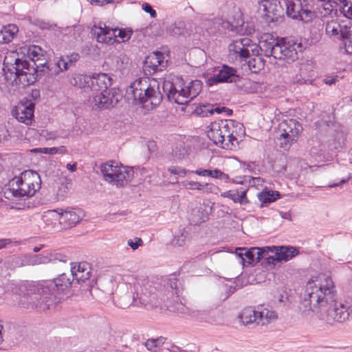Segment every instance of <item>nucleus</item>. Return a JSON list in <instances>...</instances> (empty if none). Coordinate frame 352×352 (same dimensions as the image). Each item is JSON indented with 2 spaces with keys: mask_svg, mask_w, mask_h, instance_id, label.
I'll use <instances>...</instances> for the list:
<instances>
[{
  "mask_svg": "<svg viewBox=\"0 0 352 352\" xmlns=\"http://www.w3.org/2000/svg\"><path fill=\"white\" fill-rule=\"evenodd\" d=\"M336 289L331 276L321 273L312 276L307 282L299 311L303 317L315 314L318 318L331 324L349 319L351 307L336 301Z\"/></svg>",
  "mask_w": 352,
  "mask_h": 352,
  "instance_id": "1",
  "label": "nucleus"
},
{
  "mask_svg": "<svg viewBox=\"0 0 352 352\" xmlns=\"http://www.w3.org/2000/svg\"><path fill=\"white\" fill-rule=\"evenodd\" d=\"M40 175L32 170H25L9 181L3 189V197L12 209L24 210L30 208L29 198L41 188Z\"/></svg>",
  "mask_w": 352,
  "mask_h": 352,
  "instance_id": "2",
  "label": "nucleus"
},
{
  "mask_svg": "<svg viewBox=\"0 0 352 352\" xmlns=\"http://www.w3.org/2000/svg\"><path fill=\"white\" fill-rule=\"evenodd\" d=\"M74 281L69 273H63L52 280L42 284H28L25 296L21 300L24 306L39 308L41 310L48 309L54 302L56 292L67 289Z\"/></svg>",
  "mask_w": 352,
  "mask_h": 352,
  "instance_id": "3",
  "label": "nucleus"
},
{
  "mask_svg": "<svg viewBox=\"0 0 352 352\" xmlns=\"http://www.w3.org/2000/svg\"><path fill=\"white\" fill-rule=\"evenodd\" d=\"M114 298L115 305L121 309L146 305L150 302L152 288L148 279L142 275L125 274Z\"/></svg>",
  "mask_w": 352,
  "mask_h": 352,
  "instance_id": "4",
  "label": "nucleus"
},
{
  "mask_svg": "<svg viewBox=\"0 0 352 352\" xmlns=\"http://www.w3.org/2000/svg\"><path fill=\"white\" fill-rule=\"evenodd\" d=\"M207 136L213 143L223 148L232 149L245 135L243 125L232 120H220L210 124Z\"/></svg>",
  "mask_w": 352,
  "mask_h": 352,
  "instance_id": "5",
  "label": "nucleus"
},
{
  "mask_svg": "<svg viewBox=\"0 0 352 352\" xmlns=\"http://www.w3.org/2000/svg\"><path fill=\"white\" fill-rule=\"evenodd\" d=\"M126 97L133 103L142 104L148 109L158 106L162 100L160 83L155 79L135 80L127 89Z\"/></svg>",
  "mask_w": 352,
  "mask_h": 352,
  "instance_id": "6",
  "label": "nucleus"
},
{
  "mask_svg": "<svg viewBox=\"0 0 352 352\" xmlns=\"http://www.w3.org/2000/svg\"><path fill=\"white\" fill-rule=\"evenodd\" d=\"M163 89L166 92L170 101L178 104L185 105L194 99L202 89L201 80H192L186 86H183L181 81L177 84L170 82H165Z\"/></svg>",
  "mask_w": 352,
  "mask_h": 352,
  "instance_id": "7",
  "label": "nucleus"
},
{
  "mask_svg": "<svg viewBox=\"0 0 352 352\" xmlns=\"http://www.w3.org/2000/svg\"><path fill=\"white\" fill-rule=\"evenodd\" d=\"M100 170L106 182L118 187L125 186L132 177V170L128 167L119 165L116 162H109L101 165Z\"/></svg>",
  "mask_w": 352,
  "mask_h": 352,
  "instance_id": "8",
  "label": "nucleus"
},
{
  "mask_svg": "<svg viewBox=\"0 0 352 352\" xmlns=\"http://www.w3.org/2000/svg\"><path fill=\"white\" fill-rule=\"evenodd\" d=\"M258 54V45L249 38L244 37L233 41L228 45V58L232 61H243L250 56Z\"/></svg>",
  "mask_w": 352,
  "mask_h": 352,
  "instance_id": "9",
  "label": "nucleus"
},
{
  "mask_svg": "<svg viewBox=\"0 0 352 352\" xmlns=\"http://www.w3.org/2000/svg\"><path fill=\"white\" fill-rule=\"evenodd\" d=\"M302 128L301 124L294 119H288L282 121L278 126L280 137L283 139L280 146L283 148H289L292 144L296 142Z\"/></svg>",
  "mask_w": 352,
  "mask_h": 352,
  "instance_id": "10",
  "label": "nucleus"
},
{
  "mask_svg": "<svg viewBox=\"0 0 352 352\" xmlns=\"http://www.w3.org/2000/svg\"><path fill=\"white\" fill-rule=\"evenodd\" d=\"M12 72L13 76H6L5 78L7 82L10 85H13L14 83L17 84L18 80L19 82L29 83L32 80L30 77L34 76L38 71L34 65H31L29 60L20 58L19 61H18L14 66V71Z\"/></svg>",
  "mask_w": 352,
  "mask_h": 352,
  "instance_id": "11",
  "label": "nucleus"
},
{
  "mask_svg": "<svg viewBox=\"0 0 352 352\" xmlns=\"http://www.w3.org/2000/svg\"><path fill=\"white\" fill-rule=\"evenodd\" d=\"M275 50L276 59H287L294 61L298 58V52H302V45L298 41L281 38Z\"/></svg>",
  "mask_w": 352,
  "mask_h": 352,
  "instance_id": "12",
  "label": "nucleus"
},
{
  "mask_svg": "<svg viewBox=\"0 0 352 352\" xmlns=\"http://www.w3.org/2000/svg\"><path fill=\"white\" fill-rule=\"evenodd\" d=\"M121 96L116 89L94 94L91 104L94 110L107 109L113 107L120 100Z\"/></svg>",
  "mask_w": 352,
  "mask_h": 352,
  "instance_id": "13",
  "label": "nucleus"
},
{
  "mask_svg": "<svg viewBox=\"0 0 352 352\" xmlns=\"http://www.w3.org/2000/svg\"><path fill=\"white\" fill-rule=\"evenodd\" d=\"M267 264H274L276 261H287L298 254V250L291 246H266Z\"/></svg>",
  "mask_w": 352,
  "mask_h": 352,
  "instance_id": "14",
  "label": "nucleus"
},
{
  "mask_svg": "<svg viewBox=\"0 0 352 352\" xmlns=\"http://www.w3.org/2000/svg\"><path fill=\"white\" fill-rule=\"evenodd\" d=\"M52 254L45 252L40 254H25L21 257L13 256L10 259L16 263V267L37 265L48 263L55 259Z\"/></svg>",
  "mask_w": 352,
  "mask_h": 352,
  "instance_id": "15",
  "label": "nucleus"
},
{
  "mask_svg": "<svg viewBox=\"0 0 352 352\" xmlns=\"http://www.w3.org/2000/svg\"><path fill=\"white\" fill-rule=\"evenodd\" d=\"M236 254L241 258L243 263H247L252 264L254 262H258L263 259L267 264V252L265 247L263 248H252L248 249L246 248H238L236 249Z\"/></svg>",
  "mask_w": 352,
  "mask_h": 352,
  "instance_id": "16",
  "label": "nucleus"
},
{
  "mask_svg": "<svg viewBox=\"0 0 352 352\" xmlns=\"http://www.w3.org/2000/svg\"><path fill=\"white\" fill-rule=\"evenodd\" d=\"M241 78L234 68L223 65L217 74L207 79L206 84L212 86L219 82L236 83Z\"/></svg>",
  "mask_w": 352,
  "mask_h": 352,
  "instance_id": "17",
  "label": "nucleus"
},
{
  "mask_svg": "<svg viewBox=\"0 0 352 352\" xmlns=\"http://www.w3.org/2000/svg\"><path fill=\"white\" fill-rule=\"evenodd\" d=\"M28 55L31 60L32 65H34L37 71L45 72V68L52 72L53 68L47 65V56L39 46L33 45L28 48Z\"/></svg>",
  "mask_w": 352,
  "mask_h": 352,
  "instance_id": "18",
  "label": "nucleus"
},
{
  "mask_svg": "<svg viewBox=\"0 0 352 352\" xmlns=\"http://www.w3.org/2000/svg\"><path fill=\"white\" fill-rule=\"evenodd\" d=\"M259 10L263 12L266 21L274 22L282 14L281 1L262 0L259 3Z\"/></svg>",
  "mask_w": 352,
  "mask_h": 352,
  "instance_id": "19",
  "label": "nucleus"
},
{
  "mask_svg": "<svg viewBox=\"0 0 352 352\" xmlns=\"http://www.w3.org/2000/svg\"><path fill=\"white\" fill-rule=\"evenodd\" d=\"M34 104L30 101L19 103L12 111V115L21 122L29 125L34 117Z\"/></svg>",
  "mask_w": 352,
  "mask_h": 352,
  "instance_id": "20",
  "label": "nucleus"
},
{
  "mask_svg": "<svg viewBox=\"0 0 352 352\" xmlns=\"http://www.w3.org/2000/svg\"><path fill=\"white\" fill-rule=\"evenodd\" d=\"M166 66L164 54L160 52H153L148 55L144 62V70L149 74L162 71Z\"/></svg>",
  "mask_w": 352,
  "mask_h": 352,
  "instance_id": "21",
  "label": "nucleus"
},
{
  "mask_svg": "<svg viewBox=\"0 0 352 352\" xmlns=\"http://www.w3.org/2000/svg\"><path fill=\"white\" fill-rule=\"evenodd\" d=\"M214 204L210 201L199 203L192 212V222L195 225H199L208 221L212 212Z\"/></svg>",
  "mask_w": 352,
  "mask_h": 352,
  "instance_id": "22",
  "label": "nucleus"
},
{
  "mask_svg": "<svg viewBox=\"0 0 352 352\" xmlns=\"http://www.w3.org/2000/svg\"><path fill=\"white\" fill-rule=\"evenodd\" d=\"M91 31L97 41L101 43L111 44L117 37L116 30L105 25L104 27L94 25Z\"/></svg>",
  "mask_w": 352,
  "mask_h": 352,
  "instance_id": "23",
  "label": "nucleus"
},
{
  "mask_svg": "<svg viewBox=\"0 0 352 352\" xmlns=\"http://www.w3.org/2000/svg\"><path fill=\"white\" fill-rule=\"evenodd\" d=\"M111 79L106 74H100L91 77L89 91L94 94L109 90L111 85Z\"/></svg>",
  "mask_w": 352,
  "mask_h": 352,
  "instance_id": "24",
  "label": "nucleus"
},
{
  "mask_svg": "<svg viewBox=\"0 0 352 352\" xmlns=\"http://www.w3.org/2000/svg\"><path fill=\"white\" fill-rule=\"evenodd\" d=\"M70 274L73 280L78 283H84L89 278L91 274L90 265L87 262L74 263L70 269Z\"/></svg>",
  "mask_w": 352,
  "mask_h": 352,
  "instance_id": "25",
  "label": "nucleus"
},
{
  "mask_svg": "<svg viewBox=\"0 0 352 352\" xmlns=\"http://www.w3.org/2000/svg\"><path fill=\"white\" fill-rule=\"evenodd\" d=\"M144 344L147 350L153 352L166 351L174 352L175 349H177V346L167 342L166 338L162 336L157 338L148 339Z\"/></svg>",
  "mask_w": 352,
  "mask_h": 352,
  "instance_id": "26",
  "label": "nucleus"
},
{
  "mask_svg": "<svg viewBox=\"0 0 352 352\" xmlns=\"http://www.w3.org/2000/svg\"><path fill=\"white\" fill-rule=\"evenodd\" d=\"M61 210L63 230L74 226L82 217V211L76 208H67Z\"/></svg>",
  "mask_w": 352,
  "mask_h": 352,
  "instance_id": "27",
  "label": "nucleus"
},
{
  "mask_svg": "<svg viewBox=\"0 0 352 352\" xmlns=\"http://www.w3.org/2000/svg\"><path fill=\"white\" fill-rule=\"evenodd\" d=\"M80 56L77 53H72L65 56H61L56 60V69L52 70V74L58 75L60 72L67 70L69 67L74 65L79 59Z\"/></svg>",
  "mask_w": 352,
  "mask_h": 352,
  "instance_id": "28",
  "label": "nucleus"
},
{
  "mask_svg": "<svg viewBox=\"0 0 352 352\" xmlns=\"http://www.w3.org/2000/svg\"><path fill=\"white\" fill-rule=\"evenodd\" d=\"M279 39L278 38H274L271 34H265L259 41L258 50L260 49L263 51L265 56H273L275 58V48L278 46Z\"/></svg>",
  "mask_w": 352,
  "mask_h": 352,
  "instance_id": "29",
  "label": "nucleus"
},
{
  "mask_svg": "<svg viewBox=\"0 0 352 352\" xmlns=\"http://www.w3.org/2000/svg\"><path fill=\"white\" fill-rule=\"evenodd\" d=\"M256 313L258 316V324L266 325L278 318L277 313L268 306L259 305L256 307Z\"/></svg>",
  "mask_w": 352,
  "mask_h": 352,
  "instance_id": "30",
  "label": "nucleus"
},
{
  "mask_svg": "<svg viewBox=\"0 0 352 352\" xmlns=\"http://www.w3.org/2000/svg\"><path fill=\"white\" fill-rule=\"evenodd\" d=\"M182 185L186 190H198L206 194L215 193L218 190V187L213 184H201L192 180H185L182 182Z\"/></svg>",
  "mask_w": 352,
  "mask_h": 352,
  "instance_id": "31",
  "label": "nucleus"
},
{
  "mask_svg": "<svg viewBox=\"0 0 352 352\" xmlns=\"http://www.w3.org/2000/svg\"><path fill=\"white\" fill-rule=\"evenodd\" d=\"M43 220L46 225L57 230H63L60 208L45 212L43 215Z\"/></svg>",
  "mask_w": 352,
  "mask_h": 352,
  "instance_id": "32",
  "label": "nucleus"
},
{
  "mask_svg": "<svg viewBox=\"0 0 352 352\" xmlns=\"http://www.w3.org/2000/svg\"><path fill=\"white\" fill-rule=\"evenodd\" d=\"M349 25H341L336 20L327 21L325 26V32L330 38H340L342 36L344 31L348 29Z\"/></svg>",
  "mask_w": 352,
  "mask_h": 352,
  "instance_id": "33",
  "label": "nucleus"
},
{
  "mask_svg": "<svg viewBox=\"0 0 352 352\" xmlns=\"http://www.w3.org/2000/svg\"><path fill=\"white\" fill-rule=\"evenodd\" d=\"M91 81V77L90 76L78 73L72 74L69 79V82L72 86L85 91H89Z\"/></svg>",
  "mask_w": 352,
  "mask_h": 352,
  "instance_id": "34",
  "label": "nucleus"
},
{
  "mask_svg": "<svg viewBox=\"0 0 352 352\" xmlns=\"http://www.w3.org/2000/svg\"><path fill=\"white\" fill-rule=\"evenodd\" d=\"M19 55L14 52H10L8 53L3 60V72H4V77H12V72L14 71V66L16 64L18 61H19Z\"/></svg>",
  "mask_w": 352,
  "mask_h": 352,
  "instance_id": "35",
  "label": "nucleus"
},
{
  "mask_svg": "<svg viewBox=\"0 0 352 352\" xmlns=\"http://www.w3.org/2000/svg\"><path fill=\"white\" fill-rule=\"evenodd\" d=\"M239 319L244 325L252 324L254 322L258 324V316L256 307H248L244 308L239 315Z\"/></svg>",
  "mask_w": 352,
  "mask_h": 352,
  "instance_id": "36",
  "label": "nucleus"
},
{
  "mask_svg": "<svg viewBox=\"0 0 352 352\" xmlns=\"http://www.w3.org/2000/svg\"><path fill=\"white\" fill-rule=\"evenodd\" d=\"M340 40V50H343L345 54H352V24L349 25Z\"/></svg>",
  "mask_w": 352,
  "mask_h": 352,
  "instance_id": "37",
  "label": "nucleus"
},
{
  "mask_svg": "<svg viewBox=\"0 0 352 352\" xmlns=\"http://www.w3.org/2000/svg\"><path fill=\"white\" fill-rule=\"evenodd\" d=\"M189 154V148L186 146L184 142H177L171 153L172 160L175 162H181L186 159Z\"/></svg>",
  "mask_w": 352,
  "mask_h": 352,
  "instance_id": "38",
  "label": "nucleus"
},
{
  "mask_svg": "<svg viewBox=\"0 0 352 352\" xmlns=\"http://www.w3.org/2000/svg\"><path fill=\"white\" fill-rule=\"evenodd\" d=\"M282 8H286V13L288 16L298 19L299 16V12L300 9V5L296 3L294 1L291 0H281Z\"/></svg>",
  "mask_w": 352,
  "mask_h": 352,
  "instance_id": "39",
  "label": "nucleus"
},
{
  "mask_svg": "<svg viewBox=\"0 0 352 352\" xmlns=\"http://www.w3.org/2000/svg\"><path fill=\"white\" fill-rule=\"evenodd\" d=\"M223 197H226L232 199L234 203H239L241 205H245L248 203V199L246 197L245 191L239 192L234 190H228L221 193Z\"/></svg>",
  "mask_w": 352,
  "mask_h": 352,
  "instance_id": "40",
  "label": "nucleus"
},
{
  "mask_svg": "<svg viewBox=\"0 0 352 352\" xmlns=\"http://www.w3.org/2000/svg\"><path fill=\"white\" fill-rule=\"evenodd\" d=\"M314 70V65L311 62L305 61L300 64L299 66L294 68V72H299L300 75L307 80V82L310 81L311 73Z\"/></svg>",
  "mask_w": 352,
  "mask_h": 352,
  "instance_id": "41",
  "label": "nucleus"
},
{
  "mask_svg": "<svg viewBox=\"0 0 352 352\" xmlns=\"http://www.w3.org/2000/svg\"><path fill=\"white\" fill-rule=\"evenodd\" d=\"M18 32V28L14 24H9L0 31V39L3 43L10 42Z\"/></svg>",
  "mask_w": 352,
  "mask_h": 352,
  "instance_id": "42",
  "label": "nucleus"
},
{
  "mask_svg": "<svg viewBox=\"0 0 352 352\" xmlns=\"http://www.w3.org/2000/svg\"><path fill=\"white\" fill-rule=\"evenodd\" d=\"M248 65L252 72L257 73L264 68L265 61L260 56H256L251 58L248 61Z\"/></svg>",
  "mask_w": 352,
  "mask_h": 352,
  "instance_id": "43",
  "label": "nucleus"
},
{
  "mask_svg": "<svg viewBox=\"0 0 352 352\" xmlns=\"http://www.w3.org/2000/svg\"><path fill=\"white\" fill-rule=\"evenodd\" d=\"M338 6L340 11L346 17L352 19V0H342Z\"/></svg>",
  "mask_w": 352,
  "mask_h": 352,
  "instance_id": "44",
  "label": "nucleus"
},
{
  "mask_svg": "<svg viewBox=\"0 0 352 352\" xmlns=\"http://www.w3.org/2000/svg\"><path fill=\"white\" fill-rule=\"evenodd\" d=\"M188 232L183 229L180 230L177 234H175L172 241V244L174 246L182 247L183 246L188 238Z\"/></svg>",
  "mask_w": 352,
  "mask_h": 352,
  "instance_id": "45",
  "label": "nucleus"
},
{
  "mask_svg": "<svg viewBox=\"0 0 352 352\" xmlns=\"http://www.w3.org/2000/svg\"><path fill=\"white\" fill-rule=\"evenodd\" d=\"M274 191L261 192L258 195V199L262 204H268L274 201L276 198L274 197Z\"/></svg>",
  "mask_w": 352,
  "mask_h": 352,
  "instance_id": "46",
  "label": "nucleus"
},
{
  "mask_svg": "<svg viewBox=\"0 0 352 352\" xmlns=\"http://www.w3.org/2000/svg\"><path fill=\"white\" fill-rule=\"evenodd\" d=\"M114 30H116L117 36L120 37L122 42L129 41L132 35V31L131 30L116 28Z\"/></svg>",
  "mask_w": 352,
  "mask_h": 352,
  "instance_id": "47",
  "label": "nucleus"
},
{
  "mask_svg": "<svg viewBox=\"0 0 352 352\" xmlns=\"http://www.w3.org/2000/svg\"><path fill=\"white\" fill-rule=\"evenodd\" d=\"M212 24L214 26H219L220 31L221 30H232V25L230 22L226 21L222 19H214ZM216 28V27H214Z\"/></svg>",
  "mask_w": 352,
  "mask_h": 352,
  "instance_id": "48",
  "label": "nucleus"
},
{
  "mask_svg": "<svg viewBox=\"0 0 352 352\" xmlns=\"http://www.w3.org/2000/svg\"><path fill=\"white\" fill-rule=\"evenodd\" d=\"M168 171L173 175H178L181 177L186 176L188 173H191V171L188 170L185 168H182L179 166H171L168 168Z\"/></svg>",
  "mask_w": 352,
  "mask_h": 352,
  "instance_id": "49",
  "label": "nucleus"
},
{
  "mask_svg": "<svg viewBox=\"0 0 352 352\" xmlns=\"http://www.w3.org/2000/svg\"><path fill=\"white\" fill-rule=\"evenodd\" d=\"M290 80L294 84L303 85L307 84V80L298 72L294 71L291 73Z\"/></svg>",
  "mask_w": 352,
  "mask_h": 352,
  "instance_id": "50",
  "label": "nucleus"
},
{
  "mask_svg": "<svg viewBox=\"0 0 352 352\" xmlns=\"http://www.w3.org/2000/svg\"><path fill=\"white\" fill-rule=\"evenodd\" d=\"M298 19L305 22H308L311 20L313 17V12L307 9H302L300 8L299 12Z\"/></svg>",
  "mask_w": 352,
  "mask_h": 352,
  "instance_id": "51",
  "label": "nucleus"
},
{
  "mask_svg": "<svg viewBox=\"0 0 352 352\" xmlns=\"http://www.w3.org/2000/svg\"><path fill=\"white\" fill-rule=\"evenodd\" d=\"M168 287L170 288L172 298L178 296L179 287L177 280L175 278H170L168 282Z\"/></svg>",
  "mask_w": 352,
  "mask_h": 352,
  "instance_id": "52",
  "label": "nucleus"
},
{
  "mask_svg": "<svg viewBox=\"0 0 352 352\" xmlns=\"http://www.w3.org/2000/svg\"><path fill=\"white\" fill-rule=\"evenodd\" d=\"M211 172L212 175H210V177L222 179L224 180L226 182H228L230 180L228 175L225 174L223 172L219 169H214L213 170H211Z\"/></svg>",
  "mask_w": 352,
  "mask_h": 352,
  "instance_id": "53",
  "label": "nucleus"
},
{
  "mask_svg": "<svg viewBox=\"0 0 352 352\" xmlns=\"http://www.w3.org/2000/svg\"><path fill=\"white\" fill-rule=\"evenodd\" d=\"M129 58L125 54H121L118 57L117 65L120 69L124 68L128 63Z\"/></svg>",
  "mask_w": 352,
  "mask_h": 352,
  "instance_id": "54",
  "label": "nucleus"
},
{
  "mask_svg": "<svg viewBox=\"0 0 352 352\" xmlns=\"http://www.w3.org/2000/svg\"><path fill=\"white\" fill-rule=\"evenodd\" d=\"M213 21H214V20H212V21H206L205 22V23H204V26L206 27V28L207 29V31L210 34H214L217 31H220L219 26H216V28H214L215 26L212 24Z\"/></svg>",
  "mask_w": 352,
  "mask_h": 352,
  "instance_id": "55",
  "label": "nucleus"
},
{
  "mask_svg": "<svg viewBox=\"0 0 352 352\" xmlns=\"http://www.w3.org/2000/svg\"><path fill=\"white\" fill-rule=\"evenodd\" d=\"M127 244L135 250L142 245L143 241L140 238H135L134 240H129Z\"/></svg>",
  "mask_w": 352,
  "mask_h": 352,
  "instance_id": "56",
  "label": "nucleus"
},
{
  "mask_svg": "<svg viewBox=\"0 0 352 352\" xmlns=\"http://www.w3.org/2000/svg\"><path fill=\"white\" fill-rule=\"evenodd\" d=\"M68 192V188L66 184H61L58 188L57 196L58 199H63Z\"/></svg>",
  "mask_w": 352,
  "mask_h": 352,
  "instance_id": "57",
  "label": "nucleus"
},
{
  "mask_svg": "<svg viewBox=\"0 0 352 352\" xmlns=\"http://www.w3.org/2000/svg\"><path fill=\"white\" fill-rule=\"evenodd\" d=\"M191 173H195L197 175L202 176V177H206V176L210 177V175H212V172L210 170L202 169V168H199V169H197L196 170H191Z\"/></svg>",
  "mask_w": 352,
  "mask_h": 352,
  "instance_id": "58",
  "label": "nucleus"
},
{
  "mask_svg": "<svg viewBox=\"0 0 352 352\" xmlns=\"http://www.w3.org/2000/svg\"><path fill=\"white\" fill-rule=\"evenodd\" d=\"M142 9L146 12L150 14L151 16L155 18L157 15L155 10L153 9L151 6L148 3H144L142 4Z\"/></svg>",
  "mask_w": 352,
  "mask_h": 352,
  "instance_id": "59",
  "label": "nucleus"
},
{
  "mask_svg": "<svg viewBox=\"0 0 352 352\" xmlns=\"http://www.w3.org/2000/svg\"><path fill=\"white\" fill-rule=\"evenodd\" d=\"M41 135L47 140H55L57 138V133L54 131H43Z\"/></svg>",
  "mask_w": 352,
  "mask_h": 352,
  "instance_id": "60",
  "label": "nucleus"
},
{
  "mask_svg": "<svg viewBox=\"0 0 352 352\" xmlns=\"http://www.w3.org/2000/svg\"><path fill=\"white\" fill-rule=\"evenodd\" d=\"M49 151H50V152H49L50 155H54L58 152L60 153H65L67 151L66 148L64 146H60V148H56V147L49 148Z\"/></svg>",
  "mask_w": 352,
  "mask_h": 352,
  "instance_id": "61",
  "label": "nucleus"
},
{
  "mask_svg": "<svg viewBox=\"0 0 352 352\" xmlns=\"http://www.w3.org/2000/svg\"><path fill=\"white\" fill-rule=\"evenodd\" d=\"M338 81L337 76H328L323 80V82L328 85H334Z\"/></svg>",
  "mask_w": 352,
  "mask_h": 352,
  "instance_id": "62",
  "label": "nucleus"
},
{
  "mask_svg": "<svg viewBox=\"0 0 352 352\" xmlns=\"http://www.w3.org/2000/svg\"><path fill=\"white\" fill-rule=\"evenodd\" d=\"M110 0H91V5L102 6L111 3Z\"/></svg>",
  "mask_w": 352,
  "mask_h": 352,
  "instance_id": "63",
  "label": "nucleus"
},
{
  "mask_svg": "<svg viewBox=\"0 0 352 352\" xmlns=\"http://www.w3.org/2000/svg\"><path fill=\"white\" fill-rule=\"evenodd\" d=\"M8 131L4 127H0V142L7 139Z\"/></svg>",
  "mask_w": 352,
  "mask_h": 352,
  "instance_id": "64",
  "label": "nucleus"
}]
</instances>
